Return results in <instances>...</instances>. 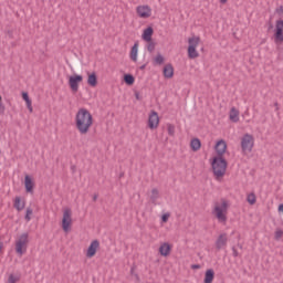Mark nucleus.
<instances>
[{
  "label": "nucleus",
  "mask_w": 283,
  "mask_h": 283,
  "mask_svg": "<svg viewBox=\"0 0 283 283\" xmlns=\"http://www.w3.org/2000/svg\"><path fill=\"white\" fill-rule=\"evenodd\" d=\"M94 125V117L87 108H80L75 115V127L80 134L85 135L90 132V127Z\"/></svg>",
  "instance_id": "nucleus-1"
},
{
  "label": "nucleus",
  "mask_w": 283,
  "mask_h": 283,
  "mask_svg": "<svg viewBox=\"0 0 283 283\" xmlns=\"http://www.w3.org/2000/svg\"><path fill=\"white\" fill-rule=\"evenodd\" d=\"M227 159L224 157H213L211 161L212 174L216 176L217 180L223 178L227 174Z\"/></svg>",
  "instance_id": "nucleus-2"
},
{
  "label": "nucleus",
  "mask_w": 283,
  "mask_h": 283,
  "mask_svg": "<svg viewBox=\"0 0 283 283\" xmlns=\"http://www.w3.org/2000/svg\"><path fill=\"white\" fill-rule=\"evenodd\" d=\"M220 202L221 203H214L212 213L220 222H227V213H229V201L227 199H221Z\"/></svg>",
  "instance_id": "nucleus-3"
},
{
  "label": "nucleus",
  "mask_w": 283,
  "mask_h": 283,
  "mask_svg": "<svg viewBox=\"0 0 283 283\" xmlns=\"http://www.w3.org/2000/svg\"><path fill=\"white\" fill-rule=\"evenodd\" d=\"M200 45V36H192L188 39V59H198L200 53L196 50Z\"/></svg>",
  "instance_id": "nucleus-4"
},
{
  "label": "nucleus",
  "mask_w": 283,
  "mask_h": 283,
  "mask_svg": "<svg viewBox=\"0 0 283 283\" xmlns=\"http://www.w3.org/2000/svg\"><path fill=\"white\" fill-rule=\"evenodd\" d=\"M254 139L252 135L245 134L241 138V149L244 154L253 151Z\"/></svg>",
  "instance_id": "nucleus-5"
},
{
  "label": "nucleus",
  "mask_w": 283,
  "mask_h": 283,
  "mask_svg": "<svg viewBox=\"0 0 283 283\" xmlns=\"http://www.w3.org/2000/svg\"><path fill=\"white\" fill-rule=\"evenodd\" d=\"M28 249V233H22L15 242V251L19 255H23Z\"/></svg>",
  "instance_id": "nucleus-6"
},
{
  "label": "nucleus",
  "mask_w": 283,
  "mask_h": 283,
  "mask_svg": "<svg viewBox=\"0 0 283 283\" xmlns=\"http://www.w3.org/2000/svg\"><path fill=\"white\" fill-rule=\"evenodd\" d=\"M72 227V210L70 208H66L63 212L62 218V229L67 233Z\"/></svg>",
  "instance_id": "nucleus-7"
},
{
  "label": "nucleus",
  "mask_w": 283,
  "mask_h": 283,
  "mask_svg": "<svg viewBox=\"0 0 283 283\" xmlns=\"http://www.w3.org/2000/svg\"><path fill=\"white\" fill-rule=\"evenodd\" d=\"M78 83H83V75L74 74L69 78V85L72 92L76 94L78 92Z\"/></svg>",
  "instance_id": "nucleus-8"
},
{
  "label": "nucleus",
  "mask_w": 283,
  "mask_h": 283,
  "mask_svg": "<svg viewBox=\"0 0 283 283\" xmlns=\"http://www.w3.org/2000/svg\"><path fill=\"white\" fill-rule=\"evenodd\" d=\"M160 123V117L156 111H151L148 117V127L149 129H157Z\"/></svg>",
  "instance_id": "nucleus-9"
},
{
  "label": "nucleus",
  "mask_w": 283,
  "mask_h": 283,
  "mask_svg": "<svg viewBox=\"0 0 283 283\" xmlns=\"http://www.w3.org/2000/svg\"><path fill=\"white\" fill-rule=\"evenodd\" d=\"M136 12L140 19H149L151 17V7L150 6H138Z\"/></svg>",
  "instance_id": "nucleus-10"
},
{
  "label": "nucleus",
  "mask_w": 283,
  "mask_h": 283,
  "mask_svg": "<svg viewBox=\"0 0 283 283\" xmlns=\"http://www.w3.org/2000/svg\"><path fill=\"white\" fill-rule=\"evenodd\" d=\"M214 149L217 151V158H224V154H227V142L220 139L217 142Z\"/></svg>",
  "instance_id": "nucleus-11"
},
{
  "label": "nucleus",
  "mask_w": 283,
  "mask_h": 283,
  "mask_svg": "<svg viewBox=\"0 0 283 283\" xmlns=\"http://www.w3.org/2000/svg\"><path fill=\"white\" fill-rule=\"evenodd\" d=\"M99 248H101V241L93 240L86 251V258H94V255H96V252L98 251Z\"/></svg>",
  "instance_id": "nucleus-12"
},
{
  "label": "nucleus",
  "mask_w": 283,
  "mask_h": 283,
  "mask_svg": "<svg viewBox=\"0 0 283 283\" xmlns=\"http://www.w3.org/2000/svg\"><path fill=\"white\" fill-rule=\"evenodd\" d=\"M227 242H229V238L227 237V233H221L216 241L217 251L224 249V247H227Z\"/></svg>",
  "instance_id": "nucleus-13"
},
{
  "label": "nucleus",
  "mask_w": 283,
  "mask_h": 283,
  "mask_svg": "<svg viewBox=\"0 0 283 283\" xmlns=\"http://www.w3.org/2000/svg\"><path fill=\"white\" fill-rule=\"evenodd\" d=\"M274 36H275V41L283 42V20L276 21V29H275Z\"/></svg>",
  "instance_id": "nucleus-14"
},
{
  "label": "nucleus",
  "mask_w": 283,
  "mask_h": 283,
  "mask_svg": "<svg viewBox=\"0 0 283 283\" xmlns=\"http://www.w3.org/2000/svg\"><path fill=\"white\" fill-rule=\"evenodd\" d=\"M24 187L27 193H34V181L32 180V177H30V175H25L24 177Z\"/></svg>",
  "instance_id": "nucleus-15"
},
{
  "label": "nucleus",
  "mask_w": 283,
  "mask_h": 283,
  "mask_svg": "<svg viewBox=\"0 0 283 283\" xmlns=\"http://www.w3.org/2000/svg\"><path fill=\"white\" fill-rule=\"evenodd\" d=\"M163 74L165 78H174V65L171 63L166 64Z\"/></svg>",
  "instance_id": "nucleus-16"
},
{
  "label": "nucleus",
  "mask_w": 283,
  "mask_h": 283,
  "mask_svg": "<svg viewBox=\"0 0 283 283\" xmlns=\"http://www.w3.org/2000/svg\"><path fill=\"white\" fill-rule=\"evenodd\" d=\"M159 253L164 258H167V255H169L171 253V245L169 243H167V242L163 243L159 247Z\"/></svg>",
  "instance_id": "nucleus-17"
},
{
  "label": "nucleus",
  "mask_w": 283,
  "mask_h": 283,
  "mask_svg": "<svg viewBox=\"0 0 283 283\" xmlns=\"http://www.w3.org/2000/svg\"><path fill=\"white\" fill-rule=\"evenodd\" d=\"M216 277V272L213 269H209L205 273L203 283H213V279Z\"/></svg>",
  "instance_id": "nucleus-18"
},
{
  "label": "nucleus",
  "mask_w": 283,
  "mask_h": 283,
  "mask_svg": "<svg viewBox=\"0 0 283 283\" xmlns=\"http://www.w3.org/2000/svg\"><path fill=\"white\" fill-rule=\"evenodd\" d=\"M153 35H154V28L148 27L147 29L144 30L142 38L144 41L151 42Z\"/></svg>",
  "instance_id": "nucleus-19"
},
{
  "label": "nucleus",
  "mask_w": 283,
  "mask_h": 283,
  "mask_svg": "<svg viewBox=\"0 0 283 283\" xmlns=\"http://www.w3.org/2000/svg\"><path fill=\"white\" fill-rule=\"evenodd\" d=\"M229 118L232 123H238L240 120V111H238L235 107H232L230 109Z\"/></svg>",
  "instance_id": "nucleus-20"
},
{
  "label": "nucleus",
  "mask_w": 283,
  "mask_h": 283,
  "mask_svg": "<svg viewBox=\"0 0 283 283\" xmlns=\"http://www.w3.org/2000/svg\"><path fill=\"white\" fill-rule=\"evenodd\" d=\"M13 207L17 211H23L25 209V201H21V197H15Z\"/></svg>",
  "instance_id": "nucleus-21"
},
{
  "label": "nucleus",
  "mask_w": 283,
  "mask_h": 283,
  "mask_svg": "<svg viewBox=\"0 0 283 283\" xmlns=\"http://www.w3.org/2000/svg\"><path fill=\"white\" fill-rule=\"evenodd\" d=\"M87 83L91 87H96V85H98V77L94 72L88 74Z\"/></svg>",
  "instance_id": "nucleus-22"
},
{
  "label": "nucleus",
  "mask_w": 283,
  "mask_h": 283,
  "mask_svg": "<svg viewBox=\"0 0 283 283\" xmlns=\"http://www.w3.org/2000/svg\"><path fill=\"white\" fill-rule=\"evenodd\" d=\"M190 147L192 151H199L200 147H202V143L198 138H193L190 142Z\"/></svg>",
  "instance_id": "nucleus-23"
},
{
  "label": "nucleus",
  "mask_w": 283,
  "mask_h": 283,
  "mask_svg": "<svg viewBox=\"0 0 283 283\" xmlns=\"http://www.w3.org/2000/svg\"><path fill=\"white\" fill-rule=\"evenodd\" d=\"M132 61H138V42H136L130 50Z\"/></svg>",
  "instance_id": "nucleus-24"
},
{
  "label": "nucleus",
  "mask_w": 283,
  "mask_h": 283,
  "mask_svg": "<svg viewBox=\"0 0 283 283\" xmlns=\"http://www.w3.org/2000/svg\"><path fill=\"white\" fill-rule=\"evenodd\" d=\"M158 198H160V192L157 190V188H154L150 195V200L153 205H156V200H158Z\"/></svg>",
  "instance_id": "nucleus-25"
},
{
  "label": "nucleus",
  "mask_w": 283,
  "mask_h": 283,
  "mask_svg": "<svg viewBox=\"0 0 283 283\" xmlns=\"http://www.w3.org/2000/svg\"><path fill=\"white\" fill-rule=\"evenodd\" d=\"M135 81H136V78H134V75H132V74L124 75V83H126V85H134Z\"/></svg>",
  "instance_id": "nucleus-26"
},
{
  "label": "nucleus",
  "mask_w": 283,
  "mask_h": 283,
  "mask_svg": "<svg viewBox=\"0 0 283 283\" xmlns=\"http://www.w3.org/2000/svg\"><path fill=\"white\" fill-rule=\"evenodd\" d=\"M163 63H165V57L158 53L154 59V65H163Z\"/></svg>",
  "instance_id": "nucleus-27"
},
{
  "label": "nucleus",
  "mask_w": 283,
  "mask_h": 283,
  "mask_svg": "<svg viewBox=\"0 0 283 283\" xmlns=\"http://www.w3.org/2000/svg\"><path fill=\"white\" fill-rule=\"evenodd\" d=\"M247 201L249 202V205H255V201H256L255 193L248 195Z\"/></svg>",
  "instance_id": "nucleus-28"
},
{
  "label": "nucleus",
  "mask_w": 283,
  "mask_h": 283,
  "mask_svg": "<svg viewBox=\"0 0 283 283\" xmlns=\"http://www.w3.org/2000/svg\"><path fill=\"white\" fill-rule=\"evenodd\" d=\"M167 129H168L169 136H174V134H176V126H174V124H168Z\"/></svg>",
  "instance_id": "nucleus-29"
},
{
  "label": "nucleus",
  "mask_w": 283,
  "mask_h": 283,
  "mask_svg": "<svg viewBox=\"0 0 283 283\" xmlns=\"http://www.w3.org/2000/svg\"><path fill=\"white\" fill-rule=\"evenodd\" d=\"M32 213H33L32 208H28L24 217V220H27V222H30V220H32L31 218Z\"/></svg>",
  "instance_id": "nucleus-30"
},
{
  "label": "nucleus",
  "mask_w": 283,
  "mask_h": 283,
  "mask_svg": "<svg viewBox=\"0 0 283 283\" xmlns=\"http://www.w3.org/2000/svg\"><path fill=\"white\" fill-rule=\"evenodd\" d=\"M147 50L148 52H154L156 50V43L150 40V42H148Z\"/></svg>",
  "instance_id": "nucleus-31"
},
{
  "label": "nucleus",
  "mask_w": 283,
  "mask_h": 283,
  "mask_svg": "<svg viewBox=\"0 0 283 283\" xmlns=\"http://www.w3.org/2000/svg\"><path fill=\"white\" fill-rule=\"evenodd\" d=\"M9 283H17L19 282V277L14 276V274H10L9 279H8Z\"/></svg>",
  "instance_id": "nucleus-32"
},
{
  "label": "nucleus",
  "mask_w": 283,
  "mask_h": 283,
  "mask_svg": "<svg viewBox=\"0 0 283 283\" xmlns=\"http://www.w3.org/2000/svg\"><path fill=\"white\" fill-rule=\"evenodd\" d=\"M0 114H6V106L3 105L1 95H0Z\"/></svg>",
  "instance_id": "nucleus-33"
},
{
  "label": "nucleus",
  "mask_w": 283,
  "mask_h": 283,
  "mask_svg": "<svg viewBox=\"0 0 283 283\" xmlns=\"http://www.w3.org/2000/svg\"><path fill=\"white\" fill-rule=\"evenodd\" d=\"M25 104H27V107H28L29 112L32 113V112H33V108H32V99L29 98V99L25 102Z\"/></svg>",
  "instance_id": "nucleus-34"
},
{
  "label": "nucleus",
  "mask_w": 283,
  "mask_h": 283,
  "mask_svg": "<svg viewBox=\"0 0 283 283\" xmlns=\"http://www.w3.org/2000/svg\"><path fill=\"white\" fill-rule=\"evenodd\" d=\"M275 12L276 14H279V17H283V6H280L279 8H276Z\"/></svg>",
  "instance_id": "nucleus-35"
},
{
  "label": "nucleus",
  "mask_w": 283,
  "mask_h": 283,
  "mask_svg": "<svg viewBox=\"0 0 283 283\" xmlns=\"http://www.w3.org/2000/svg\"><path fill=\"white\" fill-rule=\"evenodd\" d=\"M232 255H233V258H240V252H238L235 247H232Z\"/></svg>",
  "instance_id": "nucleus-36"
},
{
  "label": "nucleus",
  "mask_w": 283,
  "mask_h": 283,
  "mask_svg": "<svg viewBox=\"0 0 283 283\" xmlns=\"http://www.w3.org/2000/svg\"><path fill=\"white\" fill-rule=\"evenodd\" d=\"M282 235H283V231H282V230H277V231L275 232V239H276V240H280V238H282Z\"/></svg>",
  "instance_id": "nucleus-37"
},
{
  "label": "nucleus",
  "mask_w": 283,
  "mask_h": 283,
  "mask_svg": "<svg viewBox=\"0 0 283 283\" xmlns=\"http://www.w3.org/2000/svg\"><path fill=\"white\" fill-rule=\"evenodd\" d=\"M22 98L24 102H27L30 98V95L28 94V92L22 93Z\"/></svg>",
  "instance_id": "nucleus-38"
},
{
  "label": "nucleus",
  "mask_w": 283,
  "mask_h": 283,
  "mask_svg": "<svg viewBox=\"0 0 283 283\" xmlns=\"http://www.w3.org/2000/svg\"><path fill=\"white\" fill-rule=\"evenodd\" d=\"M136 101H143V97L140 96V93L138 91L135 92Z\"/></svg>",
  "instance_id": "nucleus-39"
},
{
  "label": "nucleus",
  "mask_w": 283,
  "mask_h": 283,
  "mask_svg": "<svg viewBox=\"0 0 283 283\" xmlns=\"http://www.w3.org/2000/svg\"><path fill=\"white\" fill-rule=\"evenodd\" d=\"M161 220L163 222H167V220H169V214H163Z\"/></svg>",
  "instance_id": "nucleus-40"
},
{
  "label": "nucleus",
  "mask_w": 283,
  "mask_h": 283,
  "mask_svg": "<svg viewBox=\"0 0 283 283\" xmlns=\"http://www.w3.org/2000/svg\"><path fill=\"white\" fill-rule=\"evenodd\" d=\"M201 266H200V264H192L191 265V269H193V270H197V269H200Z\"/></svg>",
  "instance_id": "nucleus-41"
},
{
  "label": "nucleus",
  "mask_w": 283,
  "mask_h": 283,
  "mask_svg": "<svg viewBox=\"0 0 283 283\" xmlns=\"http://www.w3.org/2000/svg\"><path fill=\"white\" fill-rule=\"evenodd\" d=\"M98 200V193H95L94 196H93V202H96Z\"/></svg>",
  "instance_id": "nucleus-42"
},
{
  "label": "nucleus",
  "mask_w": 283,
  "mask_h": 283,
  "mask_svg": "<svg viewBox=\"0 0 283 283\" xmlns=\"http://www.w3.org/2000/svg\"><path fill=\"white\" fill-rule=\"evenodd\" d=\"M237 247L238 249H241V250L243 249V245L241 243H238Z\"/></svg>",
  "instance_id": "nucleus-43"
},
{
  "label": "nucleus",
  "mask_w": 283,
  "mask_h": 283,
  "mask_svg": "<svg viewBox=\"0 0 283 283\" xmlns=\"http://www.w3.org/2000/svg\"><path fill=\"white\" fill-rule=\"evenodd\" d=\"M145 67H147V65L143 64L139 70H145Z\"/></svg>",
  "instance_id": "nucleus-44"
},
{
  "label": "nucleus",
  "mask_w": 283,
  "mask_h": 283,
  "mask_svg": "<svg viewBox=\"0 0 283 283\" xmlns=\"http://www.w3.org/2000/svg\"><path fill=\"white\" fill-rule=\"evenodd\" d=\"M2 249H3V243L0 242V253H1Z\"/></svg>",
  "instance_id": "nucleus-45"
},
{
  "label": "nucleus",
  "mask_w": 283,
  "mask_h": 283,
  "mask_svg": "<svg viewBox=\"0 0 283 283\" xmlns=\"http://www.w3.org/2000/svg\"><path fill=\"white\" fill-rule=\"evenodd\" d=\"M228 0H220V3H227Z\"/></svg>",
  "instance_id": "nucleus-46"
},
{
  "label": "nucleus",
  "mask_w": 283,
  "mask_h": 283,
  "mask_svg": "<svg viewBox=\"0 0 283 283\" xmlns=\"http://www.w3.org/2000/svg\"><path fill=\"white\" fill-rule=\"evenodd\" d=\"M130 273H134V268L130 269Z\"/></svg>",
  "instance_id": "nucleus-47"
}]
</instances>
